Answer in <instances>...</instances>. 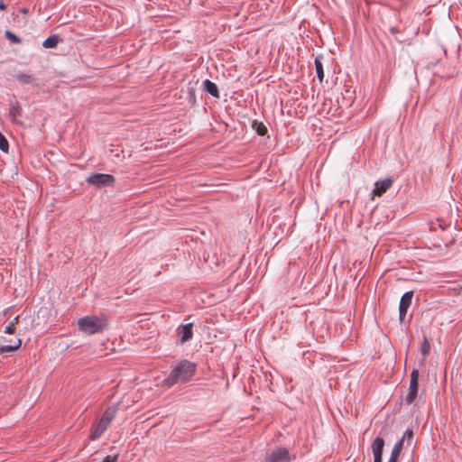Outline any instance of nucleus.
<instances>
[{"instance_id": "dca6fc26", "label": "nucleus", "mask_w": 462, "mask_h": 462, "mask_svg": "<svg viewBox=\"0 0 462 462\" xmlns=\"http://www.w3.org/2000/svg\"><path fill=\"white\" fill-rule=\"evenodd\" d=\"M60 41L61 39L58 34H53L43 41L42 46L46 49L55 48Z\"/></svg>"}, {"instance_id": "7ed1b4c3", "label": "nucleus", "mask_w": 462, "mask_h": 462, "mask_svg": "<svg viewBox=\"0 0 462 462\" xmlns=\"http://www.w3.org/2000/svg\"><path fill=\"white\" fill-rule=\"evenodd\" d=\"M418 389H419V371L413 370L411 374L409 392L405 397V402L407 404H411L415 401L417 394H418Z\"/></svg>"}, {"instance_id": "20e7f679", "label": "nucleus", "mask_w": 462, "mask_h": 462, "mask_svg": "<svg viewBox=\"0 0 462 462\" xmlns=\"http://www.w3.org/2000/svg\"><path fill=\"white\" fill-rule=\"evenodd\" d=\"M290 460L291 456L288 449L279 447L267 455L263 462H289Z\"/></svg>"}, {"instance_id": "ddd939ff", "label": "nucleus", "mask_w": 462, "mask_h": 462, "mask_svg": "<svg viewBox=\"0 0 462 462\" xmlns=\"http://www.w3.org/2000/svg\"><path fill=\"white\" fill-rule=\"evenodd\" d=\"M384 447V440L381 437H377L374 439L372 444V450L374 457H382Z\"/></svg>"}, {"instance_id": "412c9836", "label": "nucleus", "mask_w": 462, "mask_h": 462, "mask_svg": "<svg viewBox=\"0 0 462 462\" xmlns=\"http://www.w3.org/2000/svg\"><path fill=\"white\" fill-rule=\"evenodd\" d=\"M9 149V143L7 139L0 133V150L4 152H7Z\"/></svg>"}, {"instance_id": "1a4fd4ad", "label": "nucleus", "mask_w": 462, "mask_h": 462, "mask_svg": "<svg viewBox=\"0 0 462 462\" xmlns=\"http://www.w3.org/2000/svg\"><path fill=\"white\" fill-rule=\"evenodd\" d=\"M106 429L107 426L99 419L92 424L88 439L90 440L97 439L106 430Z\"/></svg>"}, {"instance_id": "cd10ccee", "label": "nucleus", "mask_w": 462, "mask_h": 462, "mask_svg": "<svg viewBox=\"0 0 462 462\" xmlns=\"http://www.w3.org/2000/svg\"><path fill=\"white\" fill-rule=\"evenodd\" d=\"M374 462H382V457H374Z\"/></svg>"}, {"instance_id": "6e6552de", "label": "nucleus", "mask_w": 462, "mask_h": 462, "mask_svg": "<svg viewBox=\"0 0 462 462\" xmlns=\"http://www.w3.org/2000/svg\"><path fill=\"white\" fill-rule=\"evenodd\" d=\"M393 182V180L392 178H385L383 180H377L374 183V188L372 192L373 196L381 197L392 187Z\"/></svg>"}, {"instance_id": "5701e85b", "label": "nucleus", "mask_w": 462, "mask_h": 462, "mask_svg": "<svg viewBox=\"0 0 462 462\" xmlns=\"http://www.w3.org/2000/svg\"><path fill=\"white\" fill-rule=\"evenodd\" d=\"M412 437H413V431L410 429H407L404 433H403V436L401 439H403V442L405 441V439H407L408 441L411 440L412 439Z\"/></svg>"}, {"instance_id": "9b49d317", "label": "nucleus", "mask_w": 462, "mask_h": 462, "mask_svg": "<svg viewBox=\"0 0 462 462\" xmlns=\"http://www.w3.org/2000/svg\"><path fill=\"white\" fill-rule=\"evenodd\" d=\"M118 411V405H111L107 407L103 412L100 420L108 427L111 421L115 419Z\"/></svg>"}, {"instance_id": "bb28decb", "label": "nucleus", "mask_w": 462, "mask_h": 462, "mask_svg": "<svg viewBox=\"0 0 462 462\" xmlns=\"http://www.w3.org/2000/svg\"><path fill=\"white\" fill-rule=\"evenodd\" d=\"M5 9H6V5L2 0H0V10L4 11Z\"/></svg>"}, {"instance_id": "2eb2a0df", "label": "nucleus", "mask_w": 462, "mask_h": 462, "mask_svg": "<svg viewBox=\"0 0 462 462\" xmlns=\"http://www.w3.org/2000/svg\"><path fill=\"white\" fill-rule=\"evenodd\" d=\"M205 90L214 97H219V92L217 85L209 79L203 81Z\"/></svg>"}, {"instance_id": "393cba45", "label": "nucleus", "mask_w": 462, "mask_h": 462, "mask_svg": "<svg viewBox=\"0 0 462 462\" xmlns=\"http://www.w3.org/2000/svg\"><path fill=\"white\" fill-rule=\"evenodd\" d=\"M118 455H113V456H106L103 462H116Z\"/></svg>"}, {"instance_id": "aec40b11", "label": "nucleus", "mask_w": 462, "mask_h": 462, "mask_svg": "<svg viewBox=\"0 0 462 462\" xmlns=\"http://www.w3.org/2000/svg\"><path fill=\"white\" fill-rule=\"evenodd\" d=\"M5 36L13 43L19 44L22 42V40L11 31H5Z\"/></svg>"}, {"instance_id": "f03ea898", "label": "nucleus", "mask_w": 462, "mask_h": 462, "mask_svg": "<svg viewBox=\"0 0 462 462\" xmlns=\"http://www.w3.org/2000/svg\"><path fill=\"white\" fill-rule=\"evenodd\" d=\"M78 325L80 331L88 335L99 333L103 331L105 327L102 320L95 316L80 318L78 321Z\"/></svg>"}, {"instance_id": "0eeeda50", "label": "nucleus", "mask_w": 462, "mask_h": 462, "mask_svg": "<svg viewBox=\"0 0 462 462\" xmlns=\"http://www.w3.org/2000/svg\"><path fill=\"white\" fill-rule=\"evenodd\" d=\"M193 324L188 323L184 325H180L177 328V336H178V342L180 344H184L185 342L190 340L193 337V330H192Z\"/></svg>"}, {"instance_id": "4468645a", "label": "nucleus", "mask_w": 462, "mask_h": 462, "mask_svg": "<svg viewBox=\"0 0 462 462\" xmlns=\"http://www.w3.org/2000/svg\"><path fill=\"white\" fill-rule=\"evenodd\" d=\"M402 447H403V439L398 440L392 449L391 457H390L388 462H397L398 457L402 449Z\"/></svg>"}, {"instance_id": "a878e982", "label": "nucleus", "mask_w": 462, "mask_h": 462, "mask_svg": "<svg viewBox=\"0 0 462 462\" xmlns=\"http://www.w3.org/2000/svg\"><path fill=\"white\" fill-rule=\"evenodd\" d=\"M10 322L14 323V325L16 326L19 322V316L17 315L16 317H14V319Z\"/></svg>"}, {"instance_id": "4be33fe9", "label": "nucleus", "mask_w": 462, "mask_h": 462, "mask_svg": "<svg viewBox=\"0 0 462 462\" xmlns=\"http://www.w3.org/2000/svg\"><path fill=\"white\" fill-rule=\"evenodd\" d=\"M15 328H16V327L14 325V323L9 322V324H7V325L5 327V330H4V331H5V333H6V334H10V335H12V334H14V332H15Z\"/></svg>"}, {"instance_id": "a211bd4d", "label": "nucleus", "mask_w": 462, "mask_h": 462, "mask_svg": "<svg viewBox=\"0 0 462 462\" xmlns=\"http://www.w3.org/2000/svg\"><path fill=\"white\" fill-rule=\"evenodd\" d=\"M15 79L23 85L31 84L33 80L32 77L26 73H18L15 75Z\"/></svg>"}, {"instance_id": "6ab92c4d", "label": "nucleus", "mask_w": 462, "mask_h": 462, "mask_svg": "<svg viewBox=\"0 0 462 462\" xmlns=\"http://www.w3.org/2000/svg\"><path fill=\"white\" fill-rule=\"evenodd\" d=\"M253 127L255 128V131L259 135H264L267 133V128L263 123H257L254 121L253 123Z\"/></svg>"}, {"instance_id": "b1692460", "label": "nucleus", "mask_w": 462, "mask_h": 462, "mask_svg": "<svg viewBox=\"0 0 462 462\" xmlns=\"http://www.w3.org/2000/svg\"><path fill=\"white\" fill-rule=\"evenodd\" d=\"M429 352H430V344H429V342L427 341V339H425V340H424V343H423V345H422V346H421V354H422L423 356H426V355H428V354H429Z\"/></svg>"}, {"instance_id": "f257e3e1", "label": "nucleus", "mask_w": 462, "mask_h": 462, "mask_svg": "<svg viewBox=\"0 0 462 462\" xmlns=\"http://www.w3.org/2000/svg\"><path fill=\"white\" fill-rule=\"evenodd\" d=\"M196 364L183 359L172 365L170 374L165 377L164 383L171 387L176 383L189 381L195 374Z\"/></svg>"}, {"instance_id": "9d476101", "label": "nucleus", "mask_w": 462, "mask_h": 462, "mask_svg": "<svg viewBox=\"0 0 462 462\" xmlns=\"http://www.w3.org/2000/svg\"><path fill=\"white\" fill-rule=\"evenodd\" d=\"M5 342H7V345H0V354H4L5 352H12L17 350L21 345L22 340L20 338H4Z\"/></svg>"}, {"instance_id": "423d86ee", "label": "nucleus", "mask_w": 462, "mask_h": 462, "mask_svg": "<svg viewBox=\"0 0 462 462\" xmlns=\"http://www.w3.org/2000/svg\"><path fill=\"white\" fill-rule=\"evenodd\" d=\"M412 298H413V291H406L402 296V298L400 300V304H399V319H400L401 322H403V320H404V319L406 317L408 309L410 308V306L411 304Z\"/></svg>"}, {"instance_id": "39448f33", "label": "nucleus", "mask_w": 462, "mask_h": 462, "mask_svg": "<svg viewBox=\"0 0 462 462\" xmlns=\"http://www.w3.org/2000/svg\"><path fill=\"white\" fill-rule=\"evenodd\" d=\"M115 180H116L113 175L104 173H95L87 179L88 183L97 187L112 185Z\"/></svg>"}, {"instance_id": "f3484780", "label": "nucleus", "mask_w": 462, "mask_h": 462, "mask_svg": "<svg viewBox=\"0 0 462 462\" xmlns=\"http://www.w3.org/2000/svg\"><path fill=\"white\" fill-rule=\"evenodd\" d=\"M314 64H315L317 77L319 78V81L321 82L324 79L323 64L319 58L315 59Z\"/></svg>"}, {"instance_id": "f8f14e48", "label": "nucleus", "mask_w": 462, "mask_h": 462, "mask_svg": "<svg viewBox=\"0 0 462 462\" xmlns=\"http://www.w3.org/2000/svg\"><path fill=\"white\" fill-rule=\"evenodd\" d=\"M22 106L17 101H14L10 106L9 116L15 123H19L18 118L22 116Z\"/></svg>"}]
</instances>
